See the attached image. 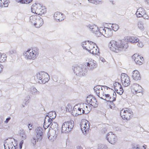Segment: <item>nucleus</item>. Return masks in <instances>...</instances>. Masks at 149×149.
<instances>
[{
	"instance_id": "nucleus-45",
	"label": "nucleus",
	"mask_w": 149,
	"mask_h": 149,
	"mask_svg": "<svg viewBox=\"0 0 149 149\" xmlns=\"http://www.w3.org/2000/svg\"><path fill=\"white\" fill-rule=\"evenodd\" d=\"M107 146L104 145H101L99 146L98 149H107Z\"/></svg>"
},
{
	"instance_id": "nucleus-10",
	"label": "nucleus",
	"mask_w": 149,
	"mask_h": 149,
	"mask_svg": "<svg viewBox=\"0 0 149 149\" xmlns=\"http://www.w3.org/2000/svg\"><path fill=\"white\" fill-rule=\"evenodd\" d=\"M74 73L77 76L79 77L85 75V71H83L82 66L81 65H76L73 68Z\"/></svg>"
},
{
	"instance_id": "nucleus-8",
	"label": "nucleus",
	"mask_w": 149,
	"mask_h": 149,
	"mask_svg": "<svg viewBox=\"0 0 149 149\" xmlns=\"http://www.w3.org/2000/svg\"><path fill=\"white\" fill-rule=\"evenodd\" d=\"M80 127L81 130L84 134H86L88 132L90 127V123L86 119L81 120Z\"/></svg>"
},
{
	"instance_id": "nucleus-13",
	"label": "nucleus",
	"mask_w": 149,
	"mask_h": 149,
	"mask_svg": "<svg viewBox=\"0 0 149 149\" xmlns=\"http://www.w3.org/2000/svg\"><path fill=\"white\" fill-rule=\"evenodd\" d=\"M143 92L142 87L137 84H134L131 86V93L135 95L138 93Z\"/></svg>"
},
{
	"instance_id": "nucleus-39",
	"label": "nucleus",
	"mask_w": 149,
	"mask_h": 149,
	"mask_svg": "<svg viewBox=\"0 0 149 149\" xmlns=\"http://www.w3.org/2000/svg\"><path fill=\"white\" fill-rule=\"evenodd\" d=\"M139 40L135 37L131 36V43H134L139 42Z\"/></svg>"
},
{
	"instance_id": "nucleus-50",
	"label": "nucleus",
	"mask_w": 149,
	"mask_h": 149,
	"mask_svg": "<svg viewBox=\"0 0 149 149\" xmlns=\"http://www.w3.org/2000/svg\"><path fill=\"white\" fill-rule=\"evenodd\" d=\"M144 19H149V16L147 14H146V13L144 15H143L142 17Z\"/></svg>"
},
{
	"instance_id": "nucleus-21",
	"label": "nucleus",
	"mask_w": 149,
	"mask_h": 149,
	"mask_svg": "<svg viewBox=\"0 0 149 149\" xmlns=\"http://www.w3.org/2000/svg\"><path fill=\"white\" fill-rule=\"evenodd\" d=\"M113 86L116 91L119 94L122 95L123 91L120 84L118 82H116L114 83Z\"/></svg>"
},
{
	"instance_id": "nucleus-47",
	"label": "nucleus",
	"mask_w": 149,
	"mask_h": 149,
	"mask_svg": "<svg viewBox=\"0 0 149 149\" xmlns=\"http://www.w3.org/2000/svg\"><path fill=\"white\" fill-rule=\"evenodd\" d=\"M32 1V0H23L22 3L28 4L31 2Z\"/></svg>"
},
{
	"instance_id": "nucleus-24",
	"label": "nucleus",
	"mask_w": 149,
	"mask_h": 149,
	"mask_svg": "<svg viewBox=\"0 0 149 149\" xmlns=\"http://www.w3.org/2000/svg\"><path fill=\"white\" fill-rule=\"evenodd\" d=\"M81 107L82 106L84 107V108H82V111H84V113H88L91 110V107L89 104H83L81 105Z\"/></svg>"
},
{
	"instance_id": "nucleus-57",
	"label": "nucleus",
	"mask_w": 149,
	"mask_h": 149,
	"mask_svg": "<svg viewBox=\"0 0 149 149\" xmlns=\"http://www.w3.org/2000/svg\"><path fill=\"white\" fill-rule=\"evenodd\" d=\"M28 127L29 130H31L32 128V125L31 124H29L28 125Z\"/></svg>"
},
{
	"instance_id": "nucleus-17",
	"label": "nucleus",
	"mask_w": 149,
	"mask_h": 149,
	"mask_svg": "<svg viewBox=\"0 0 149 149\" xmlns=\"http://www.w3.org/2000/svg\"><path fill=\"white\" fill-rule=\"evenodd\" d=\"M86 101L90 105L93 107H97L98 104L96 99L91 95L87 97Z\"/></svg>"
},
{
	"instance_id": "nucleus-4",
	"label": "nucleus",
	"mask_w": 149,
	"mask_h": 149,
	"mask_svg": "<svg viewBox=\"0 0 149 149\" xmlns=\"http://www.w3.org/2000/svg\"><path fill=\"white\" fill-rule=\"evenodd\" d=\"M23 55L26 59L34 60L38 56V49L36 48L28 49L24 52Z\"/></svg>"
},
{
	"instance_id": "nucleus-23",
	"label": "nucleus",
	"mask_w": 149,
	"mask_h": 149,
	"mask_svg": "<svg viewBox=\"0 0 149 149\" xmlns=\"http://www.w3.org/2000/svg\"><path fill=\"white\" fill-rule=\"evenodd\" d=\"M54 17V19L57 21H62L65 18L63 14L58 12L55 13Z\"/></svg>"
},
{
	"instance_id": "nucleus-27",
	"label": "nucleus",
	"mask_w": 149,
	"mask_h": 149,
	"mask_svg": "<svg viewBox=\"0 0 149 149\" xmlns=\"http://www.w3.org/2000/svg\"><path fill=\"white\" fill-rule=\"evenodd\" d=\"M132 77L134 80L136 81L140 80L141 79L139 73L137 70H135L133 71Z\"/></svg>"
},
{
	"instance_id": "nucleus-33",
	"label": "nucleus",
	"mask_w": 149,
	"mask_h": 149,
	"mask_svg": "<svg viewBox=\"0 0 149 149\" xmlns=\"http://www.w3.org/2000/svg\"><path fill=\"white\" fill-rule=\"evenodd\" d=\"M8 6V1L7 0H0V7H6Z\"/></svg>"
},
{
	"instance_id": "nucleus-52",
	"label": "nucleus",
	"mask_w": 149,
	"mask_h": 149,
	"mask_svg": "<svg viewBox=\"0 0 149 149\" xmlns=\"http://www.w3.org/2000/svg\"><path fill=\"white\" fill-rule=\"evenodd\" d=\"M137 45L139 47H143V42H139Z\"/></svg>"
},
{
	"instance_id": "nucleus-56",
	"label": "nucleus",
	"mask_w": 149,
	"mask_h": 149,
	"mask_svg": "<svg viewBox=\"0 0 149 149\" xmlns=\"http://www.w3.org/2000/svg\"><path fill=\"white\" fill-rule=\"evenodd\" d=\"M89 2L94 4L95 0H88Z\"/></svg>"
},
{
	"instance_id": "nucleus-46",
	"label": "nucleus",
	"mask_w": 149,
	"mask_h": 149,
	"mask_svg": "<svg viewBox=\"0 0 149 149\" xmlns=\"http://www.w3.org/2000/svg\"><path fill=\"white\" fill-rule=\"evenodd\" d=\"M125 40L127 42H129L130 39V36H126L124 38Z\"/></svg>"
},
{
	"instance_id": "nucleus-60",
	"label": "nucleus",
	"mask_w": 149,
	"mask_h": 149,
	"mask_svg": "<svg viewBox=\"0 0 149 149\" xmlns=\"http://www.w3.org/2000/svg\"><path fill=\"white\" fill-rule=\"evenodd\" d=\"M143 147L144 148V149H146V148L144 146H143Z\"/></svg>"
},
{
	"instance_id": "nucleus-61",
	"label": "nucleus",
	"mask_w": 149,
	"mask_h": 149,
	"mask_svg": "<svg viewBox=\"0 0 149 149\" xmlns=\"http://www.w3.org/2000/svg\"><path fill=\"white\" fill-rule=\"evenodd\" d=\"M113 1H112V4H113Z\"/></svg>"
},
{
	"instance_id": "nucleus-59",
	"label": "nucleus",
	"mask_w": 149,
	"mask_h": 149,
	"mask_svg": "<svg viewBox=\"0 0 149 149\" xmlns=\"http://www.w3.org/2000/svg\"><path fill=\"white\" fill-rule=\"evenodd\" d=\"M16 1L18 2H20L22 3V1H23V0H16Z\"/></svg>"
},
{
	"instance_id": "nucleus-30",
	"label": "nucleus",
	"mask_w": 149,
	"mask_h": 149,
	"mask_svg": "<svg viewBox=\"0 0 149 149\" xmlns=\"http://www.w3.org/2000/svg\"><path fill=\"white\" fill-rule=\"evenodd\" d=\"M50 127L52 128V130H50L52 131V130H54L55 131H58L59 127L58 125L55 122H52Z\"/></svg>"
},
{
	"instance_id": "nucleus-49",
	"label": "nucleus",
	"mask_w": 149,
	"mask_h": 149,
	"mask_svg": "<svg viewBox=\"0 0 149 149\" xmlns=\"http://www.w3.org/2000/svg\"><path fill=\"white\" fill-rule=\"evenodd\" d=\"M36 141H37V139L35 137H33L31 140V142L33 145L36 144Z\"/></svg>"
},
{
	"instance_id": "nucleus-26",
	"label": "nucleus",
	"mask_w": 149,
	"mask_h": 149,
	"mask_svg": "<svg viewBox=\"0 0 149 149\" xmlns=\"http://www.w3.org/2000/svg\"><path fill=\"white\" fill-rule=\"evenodd\" d=\"M37 17V20L34 25L36 27L39 28L43 25V21L39 16H38Z\"/></svg>"
},
{
	"instance_id": "nucleus-29",
	"label": "nucleus",
	"mask_w": 149,
	"mask_h": 149,
	"mask_svg": "<svg viewBox=\"0 0 149 149\" xmlns=\"http://www.w3.org/2000/svg\"><path fill=\"white\" fill-rule=\"evenodd\" d=\"M145 13V11L144 9L140 8L137 10L136 14L137 17H142Z\"/></svg>"
},
{
	"instance_id": "nucleus-54",
	"label": "nucleus",
	"mask_w": 149,
	"mask_h": 149,
	"mask_svg": "<svg viewBox=\"0 0 149 149\" xmlns=\"http://www.w3.org/2000/svg\"><path fill=\"white\" fill-rule=\"evenodd\" d=\"M100 60L103 62H104L105 61V60L104 58L102 57H100Z\"/></svg>"
},
{
	"instance_id": "nucleus-38",
	"label": "nucleus",
	"mask_w": 149,
	"mask_h": 149,
	"mask_svg": "<svg viewBox=\"0 0 149 149\" xmlns=\"http://www.w3.org/2000/svg\"><path fill=\"white\" fill-rule=\"evenodd\" d=\"M138 28L142 31H143L145 29V28L143 26V23L141 22H139L138 24Z\"/></svg>"
},
{
	"instance_id": "nucleus-11",
	"label": "nucleus",
	"mask_w": 149,
	"mask_h": 149,
	"mask_svg": "<svg viewBox=\"0 0 149 149\" xmlns=\"http://www.w3.org/2000/svg\"><path fill=\"white\" fill-rule=\"evenodd\" d=\"M81 106L79 105H75L72 110V114L74 116H77L84 113Z\"/></svg>"
},
{
	"instance_id": "nucleus-42",
	"label": "nucleus",
	"mask_w": 149,
	"mask_h": 149,
	"mask_svg": "<svg viewBox=\"0 0 149 149\" xmlns=\"http://www.w3.org/2000/svg\"><path fill=\"white\" fill-rule=\"evenodd\" d=\"M29 97H27L23 101V104H22L23 107H24V105H26L28 104L29 102Z\"/></svg>"
},
{
	"instance_id": "nucleus-16",
	"label": "nucleus",
	"mask_w": 149,
	"mask_h": 149,
	"mask_svg": "<svg viewBox=\"0 0 149 149\" xmlns=\"http://www.w3.org/2000/svg\"><path fill=\"white\" fill-rule=\"evenodd\" d=\"M49 130V128L47 130L48 131L47 133L48 138L51 141H53L56 139L57 135L59 133V131H55L54 130H52V131Z\"/></svg>"
},
{
	"instance_id": "nucleus-32",
	"label": "nucleus",
	"mask_w": 149,
	"mask_h": 149,
	"mask_svg": "<svg viewBox=\"0 0 149 149\" xmlns=\"http://www.w3.org/2000/svg\"><path fill=\"white\" fill-rule=\"evenodd\" d=\"M89 52L93 55H98L100 54L99 50L97 46L92 49V50H90V51Z\"/></svg>"
},
{
	"instance_id": "nucleus-5",
	"label": "nucleus",
	"mask_w": 149,
	"mask_h": 149,
	"mask_svg": "<svg viewBox=\"0 0 149 149\" xmlns=\"http://www.w3.org/2000/svg\"><path fill=\"white\" fill-rule=\"evenodd\" d=\"M36 78L38 80L40 83L45 84L49 80V77L48 74L44 72H41L37 73Z\"/></svg>"
},
{
	"instance_id": "nucleus-28",
	"label": "nucleus",
	"mask_w": 149,
	"mask_h": 149,
	"mask_svg": "<svg viewBox=\"0 0 149 149\" xmlns=\"http://www.w3.org/2000/svg\"><path fill=\"white\" fill-rule=\"evenodd\" d=\"M52 122V120L49 119L48 117H45L44 122V127L45 130L47 129L51 125Z\"/></svg>"
},
{
	"instance_id": "nucleus-14",
	"label": "nucleus",
	"mask_w": 149,
	"mask_h": 149,
	"mask_svg": "<svg viewBox=\"0 0 149 149\" xmlns=\"http://www.w3.org/2000/svg\"><path fill=\"white\" fill-rule=\"evenodd\" d=\"M122 83L125 87L129 86L130 84V80L129 77L126 74L122 73L121 76Z\"/></svg>"
},
{
	"instance_id": "nucleus-35",
	"label": "nucleus",
	"mask_w": 149,
	"mask_h": 149,
	"mask_svg": "<svg viewBox=\"0 0 149 149\" xmlns=\"http://www.w3.org/2000/svg\"><path fill=\"white\" fill-rule=\"evenodd\" d=\"M38 16V15H33L30 16L29 18V22L34 25L37 20V17Z\"/></svg>"
},
{
	"instance_id": "nucleus-43",
	"label": "nucleus",
	"mask_w": 149,
	"mask_h": 149,
	"mask_svg": "<svg viewBox=\"0 0 149 149\" xmlns=\"http://www.w3.org/2000/svg\"><path fill=\"white\" fill-rule=\"evenodd\" d=\"M102 3V1L101 0H95L94 4L95 5H99Z\"/></svg>"
},
{
	"instance_id": "nucleus-55",
	"label": "nucleus",
	"mask_w": 149,
	"mask_h": 149,
	"mask_svg": "<svg viewBox=\"0 0 149 149\" xmlns=\"http://www.w3.org/2000/svg\"><path fill=\"white\" fill-rule=\"evenodd\" d=\"M10 117H9L8 118H7L6 119V120L4 121V122L6 123H7L10 120Z\"/></svg>"
},
{
	"instance_id": "nucleus-9",
	"label": "nucleus",
	"mask_w": 149,
	"mask_h": 149,
	"mask_svg": "<svg viewBox=\"0 0 149 149\" xmlns=\"http://www.w3.org/2000/svg\"><path fill=\"white\" fill-rule=\"evenodd\" d=\"M120 115L124 120L128 121L130 119V110L128 108H125L122 109L120 111Z\"/></svg>"
},
{
	"instance_id": "nucleus-19",
	"label": "nucleus",
	"mask_w": 149,
	"mask_h": 149,
	"mask_svg": "<svg viewBox=\"0 0 149 149\" xmlns=\"http://www.w3.org/2000/svg\"><path fill=\"white\" fill-rule=\"evenodd\" d=\"M43 134V130L41 127H39L36 128L35 134L37 141H41L42 138Z\"/></svg>"
},
{
	"instance_id": "nucleus-44",
	"label": "nucleus",
	"mask_w": 149,
	"mask_h": 149,
	"mask_svg": "<svg viewBox=\"0 0 149 149\" xmlns=\"http://www.w3.org/2000/svg\"><path fill=\"white\" fill-rule=\"evenodd\" d=\"M72 108V106L71 104H68L66 107V111L68 112H69L71 110Z\"/></svg>"
},
{
	"instance_id": "nucleus-3",
	"label": "nucleus",
	"mask_w": 149,
	"mask_h": 149,
	"mask_svg": "<svg viewBox=\"0 0 149 149\" xmlns=\"http://www.w3.org/2000/svg\"><path fill=\"white\" fill-rule=\"evenodd\" d=\"M31 12L34 14L42 15L47 12L46 8L42 5L39 3L33 4L31 7Z\"/></svg>"
},
{
	"instance_id": "nucleus-41",
	"label": "nucleus",
	"mask_w": 149,
	"mask_h": 149,
	"mask_svg": "<svg viewBox=\"0 0 149 149\" xmlns=\"http://www.w3.org/2000/svg\"><path fill=\"white\" fill-rule=\"evenodd\" d=\"M20 135L22 137V140H25L26 139V136L25 134V133L24 131H22L20 133Z\"/></svg>"
},
{
	"instance_id": "nucleus-51",
	"label": "nucleus",
	"mask_w": 149,
	"mask_h": 149,
	"mask_svg": "<svg viewBox=\"0 0 149 149\" xmlns=\"http://www.w3.org/2000/svg\"><path fill=\"white\" fill-rule=\"evenodd\" d=\"M24 143V141L23 140H22L20 143H19V148L20 149H21L22 148V145Z\"/></svg>"
},
{
	"instance_id": "nucleus-25",
	"label": "nucleus",
	"mask_w": 149,
	"mask_h": 149,
	"mask_svg": "<svg viewBox=\"0 0 149 149\" xmlns=\"http://www.w3.org/2000/svg\"><path fill=\"white\" fill-rule=\"evenodd\" d=\"M87 28L92 32H95V31H97L98 28L97 26L95 24H88L86 26Z\"/></svg>"
},
{
	"instance_id": "nucleus-1",
	"label": "nucleus",
	"mask_w": 149,
	"mask_h": 149,
	"mask_svg": "<svg viewBox=\"0 0 149 149\" xmlns=\"http://www.w3.org/2000/svg\"><path fill=\"white\" fill-rule=\"evenodd\" d=\"M107 87L106 89L101 86H97L94 88V90L96 95L100 98L107 101L113 102L115 101L116 97L115 92L112 91V93L111 95L107 93Z\"/></svg>"
},
{
	"instance_id": "nucleus-12",
	"label": "nucleus",
	"mask_w": 149,
	"mask_h": 149,
	"mask_svg": "<svg viewBox=\"0 0 149 149\" xmlns=\"http://www.w3.org/2000/svg\"><path fill=\"white\" fill-rule=\"evenodd\" d=\"M81 45L84 48L88 51L89 52L90 51V50H92V49L96 46L94 42L89 41L82 42Z\"/></svg>"
},
{
	"instance_id": "nucleus-53",
	"label": "nucleus",
	"mask_w": 149,
	"mask_h": 149,
	"mask_svg": "<svg viewBox=\"0 0 149 149\" xmlns=\"http://www.w3.org/2000/svg\"><path fill=\"white\" fill-rule=\"evenodd\" d=\"M3 68V66L2 65L0 64V73L2 72Z\"/></svg>"
},
{
	"instance_id": "nucleus-37",
	"label": "nucleus",
	"mask_w": 149,
	"mask_h": 149,
	"mask_svg": "<svg viewBox=\"0 0 149 149\" xmlns=\"http://www.w3.org/2000/svg\"><path fill=\"white\" fill-rule=\"evenodd\" d=\"M109 27H111L112 29L114 31H117L119 29L118 25L116 24H110L109 26Z\"/></svg>"
},
{
	"instance_id": "nucleus-34",
	"label": "nucleus",
	"mask_w": 149,
	"mask_h": 149,
	"mask_svg": "<svg viewBox=\"0 0 149 149\" xmlns=\"http://www.w3.org/2000/svg\"><path fill=\"white\" fill-rule=\"evenodd\" d=\"M31 93L33 95H36L39 93V91H38L36 88L33 86L31 87L30 88Z\"/></svg>"
},
{
	"instance_id": "nucleus-22",
	"label": "nucleus",
	"mask_w": 149,
	"mask_h": 149,
	"mask_svg": "<svg viewBox=\"0 0 149 149\" xmlns=\"http://www.w3.org/2000/svg\"><path fill=\"white\" fill-rule=\"evenodd\" d=\"M85 65L87 67L88 69L93 70L97 67V64L95 61L91 60L88 62L86 63Z\"/></svg>"
},
{
	"instance_id": "nucleus-7",
	"label": "nucleus",
	"mask_w": 149,
	"mask_h": 149,
	"mask_svg": "<svg viewBox=\"0 0 149 149\" xmlns=\"http://www.w3.org/2000/svg\"><path fill=\"white\" fill-rule=\"evenodd\" d=\"M73 121L64 122L62 125L61 132L62 133H67L70 131L73 127Z\"/></svg>"
},
{
	"instance_id": "nucleus-15",
	"label": "nucleus",
	"mask_w": 149,
	"mask_h": 149,
	"mask_svg": "<svg viewBox=\"0 0 149 149\" xmlns=\"http://www.w3.org/2000/svg\"><path fill=\"white\" fill-rule=\"evenodd\" d=\"M132 60L136 64L141 65L143 62V58L138 54H135L132 56Z\"/></svg>"
},
{
	"instance_id": "nucleus-58",
	"label": "nucleus",
	"mask_w": 149,
	"mask_h": 149,
	"mask_svg": "<svg viewBox=\"0 0 149 149\" xmlns=\"http://www.w3.org/2000/svg\"><path fill=\"white\" fill-rule=\"evenodd\" d=\"M9 53L10 54H12L14 53V51L12 50H11L9 52Z\"/></svg>"
},
{
	"instance_id": "nucleus-31",
	"label": "nucleus",
	"mask_w": 149,
	"mask_h": 149,
	"mask_svg": "<svg viewBox=\"0 0 149 149\" xmlns=\"http://www.w3.org/2000/svg\"><path fill=\"white\" fill-rule=\"evenodd\" d=\"M56 116V114L55 111H51L47 113L46 117H48L49 119L52 120L55 118Z\"/></svg>"
},
{
	"instance_id": "nucleus-40",
	"label": "nucleus",
	"mask_w": 149,
	"mask_h": 149,
	"mask_svg": "<svg viewBox=\"0 0 149 149\" xmlns=\"http://www.w3.org/2000/svg\"><path fill=\"white\" fill-rule=\"evenodd\" d=\"M102 27H100V29H98L97 31H95V33L96 36L97 37L100 36L101 35H102V31H101V28Z\"/></svg>"
},
{
	"instance_id": "nucleus-2",
	"label": "nucleus",
	"mask_w": 149,
	"mask_h": 149,
	"mask_svg": "<svg viewBox=\"0 0 149 149\" xmlns=\"http://www.w3.org/2000/svg\"><path fill=\"white\" fill-rule=\"evenodd\" d=\"M108 47L111 50L118 53L123 49H127L128 45L127 43H125L122 40H112L109 43Z\"/></svg>"
},
{
	"instance_id": "nucleus-48",
	"label": "nucleus",
	"mask_w": 149,
	"mask_h": 149,
	"mask_svg": "<svg viewBox=\"0 0 149 149\" xmlns=\"http://www.w3.org/2000/svg\"><path fill=\"white\" fill-rule=\"evenodd\" d=\"M131 149H140L138 146L134 145H132V148Z\"/></svg>"
},
{
	"instance_id": "nucleus-20",
	"label": "nucleus",
	"mask_w": 149,
	"mask_h": 149,
	"mask_svg": "<svg viewBox=\"0 0 149 149\" xmlns=\"http://www.w3.org/2000/svg\"><path fill=\"white\" fill-rule=\"evenodd\" d=\"M101 31H102V35L107 38L110 37L112 35V31L110 27L101 28Z\"/></svg>"
},
{
	"instance_id": "nucleus-18",
	"label": "nucleus",
	"mask_w": 149,
	"mask_h": 149,
	"mask_svg": "<svg viewBox=\"0 0 149 149\" xmlns=\"http://www.w3.org/2000/svg\"><path fill=\"white\" fill-rule=\"evenodd\" d=\"M107 138L108 141L112 144H114L117 141L116 136L111 132H109L107 134Z\"/></svg>"
},
{
	"instance_id": "nucleus-6",
	"label": "nucleus",
	"mask_w": 149,
	"mask_h": 149,
	"mask_svg": "<svg viewBox=\"0 0 149 149\" xmlns=\"http://www.w3.org/2000/svg\"><path fill=\"white\" fill-rule=\"evenodd\" d=\"M4 146L5 149H17V143L14 139L7 140Z\"/></svg>"
},
{
	"instance_id": "nucleus-36",
	"label": "nucleus",
	"mask_w": 149,
	"mask_h": 149,
	"mask_svg": "<svg viewBox=\"0 0 149 149\" xmlns=\"http://www.w3.org/2000/svg\"><path fill=\"white\" fill-rule=\"evenodd\" d=\"M7 59V56L4 53H1L0 56V62L3 63Z\"/></svg>"
}]
</instances>
